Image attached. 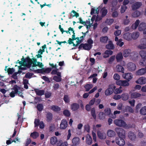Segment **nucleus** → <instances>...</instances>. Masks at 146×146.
I'll use <instances>...</instances> for the list:
<instances>
[{
    "mask_svg": "<svg viewBox=\"0 0 146 146\" xmlns=\"http://www.w3.org/2000/svg\"><path fill=\"white\" fill-rule=\"evenodd\" d=\"M26 62L25 64H24V66L27 67L28 68H30L32 64H33V67L38 66L40 68L43 66V65L41 62H37V59L35 58H32L31 59L30 58L29 56H27L25 60Z\"/></svg>",
    "mask_w": 146,
    "mask_h": 146,
    "instance_id": "1",
    "label": "nucleus"
},
{
    "mask_svg": "<svg viewBox=\"0 0 146 146\" xmlns=\"http://www.w3.org/2000/svg\"><path fill=\"white\" fill-rule=\"evenodd\" d=\"M137 53L136 52H131V50L129 49H125L123 52V55L125 57H127L129 56L135 57L136 56Z\"/></svg>",
    "mask_w": 146,
    "mask_h": 146,
    "instance_id": "2",
    "label": "nucleus"
},
{
    "mask_svg": "<svg viewBox=\"0 0 146 146\" xmlns=\"http://www.w3.org/2000/svg\"><path fill=\"white\" fill-rule=\"evenodd\" d=\"M115 130L119 137L125 138V131L122 128L117 127L115 129Z\"/></svg>",
    "mask_w": 146,
    "mask_h": 146,
    "instance_id": "3",
    "label": "nucleus"
},
{
    "mask_svg": "<svg viewBox=\"0 0 146 146\" xmlns=\"http://www.w3.org/2000/svg\"><path fill=\"white\" fill-rule=\"evenodd\" d=\"M116 87L114 84H110L109 85L108 88L105 91V94L106 96H109L112 94L114 91Z\"/></svg>",
    "mask_w": 146,
    "mask_h": 146,
    "instance_id": "4",
    "label": "nucleus"
},
{
    "mask_svg": "<svg viewBox=\"0 0 146 146\" xmlns=\"http://www.w3.org/2000/svg\"><path fill=\"white\" fill-rule=\"evenodd\" d=\"M89 104H87L85 108L88 111H90L91 110V113L92 116L94 119H96V115L95 109L94 108L91 109V107Z\"/></svg>",
    "mask_w": 146,
    "mask_h": 146,
    "instance_id": "5",
    "label": "nucleus"
},
{
    "mask_svg": "<svg viewBox=\"0 0 146 146\" xmlns=\"http://www.w3.org/2000/svg\"><path fill=\"white\" fill-rule=\"evenodd\" d=\"M114 123L116 125L119 127H125L126 125L125 122L121 119H115L114 121Z\"/></svg>",
    "mask_w": 146,
    "mask_h": 146,
    "instance_id": "6",
    "label": "nucleus"
},
{
    "mask_svg": "<svg viewBox=\"0 0 146 146\" xmlns=\"http://www.w3.org/2000/svg\"><path fill=\"white\" fill-rule=\"evenodd\" d=\"M140 44L138 46V48L141 49L146 48V38H142L140 40Z\"/></svg>",
    "mask_w": 146,
    "mask_h": 146,
    "instance_id": "7",
    "label": "nucleus"
},
{
    "mask_svg": "<svg viewBox=\"0 0 146 146\" xmlns=\"http://www.w3.org/2000/svg\"><path fill=\"white\" fill-rule=\"evenodd\" d=\"M125 138L116 137L115 141L116 143L120 146H123L125 144L124 139Z\"/></svg>",
    "mask_w": 146,
    "mask_h": 146,
    "instance_id": "8",
    "label": "nucleus"
},
{
    "mask_svg": "<svg viewBox=\"0 0 146 146\" xmlns=\"http://www.w3.org/2000/svg\"><path fill=\"white\" fill-rule=\"evenodd\" d=\"M127 67L128 70L130 71L135 70L136 68L135 65L133 63L129 62L127 64Z\"/></svg>",
    "mask_w": 146,
    "mask_h": 146,
    "instance_id": "9",
    "label": "nucleus"
},
{
    "mask_svg": "<svg viewBox=\"0 0 146 146\" xmlns=\"http://www.w3.org/2000/svg\"><path fill=\"white\" fill-rule=\"evenodd\" d=\"M68 124L66 120L63 119L62 120L60 125V128L61 129H65L67 127Z\"/></svg>",
    "mask_w": 146,
    "mask_h": 146,
    "instance_id": "10",
    "label": "nucleus"
},
{
    "mask_svg": "<svg viewBox=\"0 0 146 146\" xmlns=\"http://www.w3.org/2000/svg\"><path fill=\"white\" fill-rule=\"evenodd\" d=\"M128 137L130 139L133 141H135L136 137L134 133L132 131H129L128 133Z\"/></svg>",
    "mask_w": 146,
    "mask_h": 146,
    "instance_id": "11",
    "label": "nucleus"
},
{
    "mask_svg": "<svg viewBox=\"0 0 146 146\" xmlns=\"http://www.w3.org/2000/svg\"><path fill=\"white\" fill-rule=\"evenodd\" d=\"M79 104L76 103H73L70 106V108L73 111H76L78 110L79 108Z\"/></svg>",
    "mask_w": 146,
    "mask_h": 146,
    "instance_id": "12",
    "label": "nucleus"
},
{
    "mask_svg": "<svg viewBox=\"0 0 146 146\" xmlns=\"http://www.w3.org/2000/svg\"><path fill=\"white\" fill-rule=\"evenodd\" d=\"M123 77L124 78L126 79L128 81L132 78L133 75L132 74L129 73H127L123 75Z\"/></svg>",
    "mask_w": 146,
    "mask_h": 146,
    "instance_id": "13",
    "label": "nucleus"
},
{
    "mask_svg": "<svg viewBox=\"0 0 146 146\" xmlns=\"http://www.w3.org/2000/svg\"><path fill=\"white\" fill-rule=\"evenodd\" d=\"M136 82L140 84H145L146 83V78L144 77H140L136 81Z\"/></svg>",
    "mask_w": 146,
    "mask_h": 146,
    "instance_id": "14",
    "label": "nucleus"
},
{
    "mask_svg": "<svg viewBox=\"0 0 146 146\" xmlns=\"http://www.w3.org/2000/svg\"><path fill=\"white\" fill-rule=\"evenodd\" d=\"M50 109L53 111L58 113L61 110L60 107L56 105H52L51 106Z\"/></svg>",
    "mask_w": 146,
    "mask_h": 146,
    "instance_id": "15",
    "label": "nucleus"
},
{
    "mask_svg": "<svg viewBox=\"0 0 146 146\" xmlns=\"http://www.w3.org/2000/svg\"><path fill=\"white\" fill-rule=\"evenodd\" d=\"M106 48L109 50H113L114 49L115 46L112 41L109 40L108 41V44L106 45Z\"/></svg>",
    "mask_w": 146,
    "mask_h": 146,
    "instance_id": "16",
    "label": "nucleus"
},
{
    "mask_svg": "<svg viewBox=\"0 0 146 146\" xmlns=\"http://www.w3.org/2000/svg\"><path fill=\"white\" fill-rule=\"evenodd\" d=\"M142 5L141 2H137L132 6V9L133 10H135L140 7Z\"/></svg>",
    "mask_w": 146,
    "mask_h": 146,
    "instance_id": "17",
    "label": "nucleus"
},
{
    "mask_svg": "<svg viewBox=\"0 0 146 146\" xmlns=\"http://www.w3.org/2000/svg\"><path fill=\"white\" fill-rule=\"evenodd\" d=\"M86 143L88 145H90L92 143V139L91 136L88 134L86 136Z\"/></svg>",
    "mask_w": 146,
    "mask_h": 146,
    "instance_id": "18",
    "label": "nucleus"
},
{
    "mask_svg": "<svg viewBox=\"0 0 146 146\" xmlns=\"http://www.w3.org/2000/svg\"><path fill=\"white\" fill-rule=\"evenodd\" d=\"M116 58L117 62L121 61L123 58V56L122 53L119 52L117 54L116 56Z\"/></svg>",
    "mask_w": 146,
    "mask_h": 146,
    "instance_id": "19",
    "label": "nucleus"
},
{
    "mask_svg": "<svg viewBox=\"0 0 146 146\" xmlns=\"http://www.w3.org/2000/svg\"><path fill=\"white\" fill-rule=\"evenodd\" d=\"M34 91L36 94L38 96H41L44 94V91L43 90H40L38 89H35Z\"/></svg>",
    "mask_w": 146,
    "mask_h": 146,
    "instance_id": "20",
    "label": "nucleus"
},
{
    "mask_svg": "<svg viewBox=\"0 0 146 146\" xmlns=\"http://www.w3.org/2000/svg\"><path fill=\"white\" fill-rule=\"evenodd\" d=\"M146 72L144 68H142L138 70L136 73L137 75H141L145 74Z\"/></svg>",
    "mask_w": 146,
    "mask_h": 146,
    "instance_id": "21",
    "label": "nucleus"
},
{
    "mask_svg": "<svg viewBox=\"0 0 146 146\" xmlns=\"http://www.w3.org/2000/svg\"><path fill=\"white\" fill-rule=\"evenodd\" d=\"M141 96V94L135 92L132 93L131 95V99H136Z\"/></svg>",
    "mask_w": 146,
    "mask_h": 146,
    "instance_id": "22",
    "label": "nucleus"
},
{
    "mask_svg": "<svg viewBox=\"0 0 146 146\" xmlns=\"http://www.w3.org/2000/svg\"><path fill=\"white\" fill-rule=\"evenodd\" d=\"M123 37L125 39L127 40H130L132 38L131 34L129 33H127L124 34Z\"/></svg>",
    "mask_w": 146,
    "mask_h": 146,
    "instance_id": "23",
    "label": "nucleus"
},
{
    "mask_svg": "<svg viewBox=\"0 0 146 146\" xmlns=\"http://www.w3.org/2000/svg\"><path fill=\"white\" fill-rule=\"evenodd\" d=\"M101 17H104L107 15L108 13V10L106 9L105 7H103L101 9Z\"/></svg>",
    "mask_w": 146,
    "mask_h": 146,
    "instance_id": "24",
    "label": "nucleus"
},
{
    "mask_svg": "<svg viewBox=\"0 0 146 146\" xmlns=\"http://www.w3.org/2000/svg\"><path fill=\"white\" fill-rule=\"evenodd\" d=\"M146 28V23H141L139 26V30L140 31H143Z\"/></svg>",
    "mask_w": 146,
    "mask_h": 146,
    "instance_id": "25",
    "label": "nucleus"
},
{
    "mask_svg": "<svg viewBox=\"0 0 146 146\" xmlns=\"http://www.w3.org/2000/svg\"><path fill=\"white\" fill-rule=\"evenodd\" d=\"M107 135L109 137H113L115 135V132L111 130H109L107 132Z\"/></svg>",
    "mask_w": 146,
    "mask_h": 146,
    "instance_id": "26",
    "label": "nucleus"
},
{
    "mask_svg": "<svg viewBox=\"0 0 146 146\" xmlns=\"http://www.w3.org/2000/svg\"><path fill=\"white\" fill-rule=\"evenodd\" d=\"M46 120L48 121H49L52 120L53 117L52 114L50 112H48L46 115Z\"/></svg>",
    "mask_w": 146,
    "mask_h": 146,
    "instance_id": "27",
    "label": "nucleus"
},
{
    "mask_svg": "<svg viewBox=\"0 0 146 146\" xmlns=\"http://www.w3.org/2000/svg\"><path fill=\"white\" fill-rule=\"evenodd\" d=\"M122 99L124 101H126L129 98V96L128 94L124 93L122 94L121 96Z\"/></svg>",
    "mask_w": 146,
    "mask_h": 146,
    "instance_id": "28",
    "label": "nucleus"
},
{
    "mask_svg": "<svg viewBox=\"0 0 146 146\" xmlns=\"http://www.w3.org/2000/svg\"><path fill=\"white\" fill-rule=\"evenodd\" d=\"M140 23L139 20H137L135 23L132 24L131 26V28L132 29H135L137 27Z\"/></svg>",
    "mask_w": 146,
    "mask_h": 146,
    "instance_id": "29",
    "label": "nucleus"
},
{
    "mask_svg": "<svg viewBox=\"0 0 146 146\" xmlns=\"http://www.w3.org/2000/svg\"><path fill=\"white\" fill-rule=\"evenodd\" d=\"M57 138L55 136L52 137L50 139V143L52 145H54L57 142Z\"/></svg>",
    "mask_w": 146,
    "mask_h": 146,
    "instance_id": "30",
    "label": "nucleus"
},
{
    "mask_svg": "<svg viewBox=\"0 0 146 146\" xmlns=\"http://www.w3.org/2000/svg\"><path fill=\"white\" fill-rule=\"evenodd\" d=\"M108 37L107 36H103L100 38V41L102 43H106L108 40Z\"/></svg>",
    "mask_w": 146,
    "mask_h": 146,
    "instance_id": "31",
    "label": "nucleus"
},
{
    "mask_svg": "<svg viewBox=\"0 0 146 146\" xmlns=\"http://www.w3.org/2000/svg\"><path fill=\"white\" fill-rule=\"evenodd\" d=\"M139 54L143 59H146V51L141 50L139 52Z\"/></svg>",
    "mask_w": 146,
    "mask_h": 146,
    "instance_id": "32",
    "label": "nucleus"
},
{
    "mask_svg": "<svg viewBox=\"0 0 146 146\" xmlns=\"http://www.w3.org/2000/svg\"><path fill=\"white\" fill-rule=\"evenodd\" d=\"M98 136L99 138L101 139H104L106 137V135L103 133H102L100 132H98Z\"/></svg>",
    "mask_w": 146,
    "mask_h": 146,
    "instance_id": "33",
    "label": "nucleus"
},
{
    "mask_svg": "<svg viewBox=\"0 0 146 146\" xmlns=\"http://www.w3.org/2000/svg\"><path fill=\"white\" fill-rule=\"evenodd\" d=\"M37 110L39 111H41L44 108V106L42 104H38L36 106Z\"/></svg>",
    "mask_w": 146,
    "mask_h": 146,
    "instance_id": "34",
    "label": "nucleus"
},
{
    "mask_svg": "<svg viewBox=\"0 0 146 146\" xmlns=\"http://www.w3.org/2000/svg\"><path fill=\"white\" fill-rule=\"evenodd\" d=\"M79 141V139L78 137H75L72 139V142L73 144L76 145L78 144Z\"/></svg>",
    "mask_w": 146,
    "mask_h": 146,
    "instance_id": "35",
    "label": "nucleus"
},
{
    "mask_svg": "<svg viewBox=\"0 0 146 146\" xmlns=\"http://www.w3.org/2000/svg\"><path fill=\"white\" fill-rule=\"evenodd\" d=\"M84 44V50H90L92 48V45L89 44L87 43Z\"/></svg>",
    "mask_w": 146,
    "mask_h": 146,
    "instance_id": "36",
    "label": "nucleus"
},
{
    "mask_svg": "<svg viewBox=\"0 0 146 146\" xmlns=\"http://www.w3.org/2000/svg\"><path fill=\"white\" fill-rule=\"evenodd\" d=\"M39 136L38 133L36 131H34L31 134L30 136L34 139H36Z\"/></svg>",
    "mask_w": 146,
    "mask_h": 146,
    "instance_id": "37",
    "label": "nucleus"
},
{
    "mask_svg": "<svg viewBox=\"0 0 146 146\" xmlns=\"http://www.w3.org/2000/svg\"><path fill=\"white\" fill-rule=\"evenodd\" d=\"M141 115H146V106H144L141 108L140 111Z\"/></svg>",
    "mask_w": 146,
    "mask_h": 146,
    "instance_id": "38",
    "label": "nucleus"
},
{
    "mask_svg": "<svg viewBox=\"0 0 146 146\" xmlns=\"http://www.w3.org/2000/svg\"><path fill=\"white\" fill-rule=\"evenodd\" d=\"M116 9H114L113 8L111 9V10L114 11L112 13V16L113 18L117 17L118 15V13L117 11L116 10Z\"/></svg>",
    "mask_w": 146,
    "mask_h": 146,
    "instance_id": "39",
    "label": "nucleus"
},
{
    "mask_svg": "<svg viewBox=\"0 0 146 146\" xmlns=\"http://www.w3.org/2000/svg\"><path fill=\"white\" fill-rule=\"evenodd\" d=\"M139 33L137 32H133L131 34L132 38L133 39H136L139 36Z\"/></svg>",
    "mask_w": 146,
    "mask_h": 146,
    "instance_id": "40",
    "label": "nucleus"
},
{
    "mask_svg": "<svg viewBox=\"0 0 146 146\" xmlns=\"http://www.w3.org/2000/svg\"><path fill=\"white\" fill-rule=\"evenodd\" d=\"M117 71L119 72H121L123 73L124 72V68L123 67L120 65H118L116 66Z\"/></svg>",
    "mask_w": 146,
    "mask_h": 146,
    "instance_id": "41",
    "label": "nucleus"
},
{
    "mask_svg": "<svg viewBox=\"0 0 146 146\" xmlns=\"http://www.w3.org/2000/svg\"><path fill=\"white\" fill-rule=\"evenodd\" d=\"M63 114L66 117H69L71 115L70 112L68 110H65L63 111Z\"/></svg>",
    "mask_w": 146,
    "mask_h": 146,
    "instance_id": "42",
    "label": "nucleus"
},
{
    "mask_svg": "<svg viewBox=\"0 0 146 146\" xmlns=\"http://www.w3.org/2000/svg\"><path fill=\"white\" fill-rule=\"evenodd\" d=\"M20 89V88L17 85H15L13 87V89L14 90V91L17 94L18 93L19 94L20 93V92H19V90Z\"/></svg>",
    "mask_w": 146,
    "mask_h": 146,
    "instance_id": "43",
    "label": "nucleus"
},
{
    "mask_svg": "<svg viewBox=\"0 0 146 146\" xmlns=\"http://www.w3.org/2000/svg\"><path fill=\"white\" fill-rule=\"evenodd\" d=\"M121 87H120L119 88H115V89L114 90L113 92L115 94H119L121 93L122 90L121 89Z\"/></svg>",
    "mask_w": 146,
    "mask_h": 146,
    "instance_id": "44",
    "label": "nucleus"
},
{
    "mask_svg": "<svg viewBox=\"0 0 146 146\" xmlns=\"http://www.w3.org/2000/svg\"><path fill=\"white\" fill-rule=\"evenodd\" d=\"M140 14V12L138 11H136L132 14V15L133 17H139Z\"/></svg>",
    "mask_w": 146,
    "mask_h": 146,
    "instance_id": "45",
    "label": "nucleus"
},
{
    "mask_svg": "<svg viewBox=\"0 0 146 146\" xmlns=\"http://www.w3.org/2000/svg\"><path fill=\"white\" fill-rule=\"evenodd\" d=\"M71 13H73L74 14V15H73L72 13L71 14V16H72L73 17H76V18H77L79 16V14L78 13L76 12L74 10H73L72 12ZM71 18V17H70L69 19H70Z\"/></svg>",
    "mask_w": 146,
    "mask_h": 146,
    "instance_id": "46",
    "label": "nucleus"
},
{
    "mask_svg": "<svg viewBox=\"0 0 146 146\" xmlns=\"http://www.w3.org/2000/svg\"><path fill=\"white\" fill-rule=\"evenodd\" d=\"M99 119L103 120L105 118V114L103 112H100L99 114Z\"/></svg>",
    "mask_w": 146,
    "mask_h": 146,
    "instance_id": "47",
    "label": "nucleus"
},
{
    "mask_svg": "<svg viewBox=\"0 0 146 146\" xmlns=\"http://www.w3.org/2000/svg\"><path fill=\"white\" fill-rule=\"evenodd\" d=\"M53 79L54 80L57 82L61 81L62 80L61 77L57 76H54Z\"/></svg>",
    "mask_w": 146,
    "mask_h": 146,
    "instance_id": "48",
    "label": "nucleus"
},
{
    "mask_svg": "<svg viewBox=\"0 0 146 146\" xmlns=\"http://www.w3.org/2000/svg\"><path fill=\"white\" fill-rule=\"evenodd\" d=\"M93 87L92 84H87L86 85L84 88L86 89V91L87 92L88 91L90 90Z\"/></svg>",
    "mask_w": 146,
    "mask_h": 146,
    "instance_id": "49",
    "label": "nucleus"
},
{
    "mask_svg": "<svg viewBox=\"0 0 146 146\" xmlns=\"http://www.w3.org/2000/svg\"><path fill=\"white\" fill-rule=\"evenodd\" d=\"M33 74V73L28 72L26 74L25 77H24V78H26L30 79L31 78Z\"/></svg>",
    "mask_w": 146,
    "mask_h": 146,
    "instance_id": "50",
    "label": "nucleus"
},
{
    "mask_svg": "<svg viewBox=\"0 0 146 146\" xmlns=\"http://www.w3.org/2000/svg\"><path fill=\"white\" fill-rule=\"evenodd\" d=\"M140 65L144 66L146 65V59H142L140 60L139 62Z\"/></svg>",
    "mask_w": 146,
    "mask_h": 146,
    "instance_id": "51",
    "label": "nucleus"
},
{
    "mask_svg": "<svg viewBox=\"0 0 146 146\" xmlns=\"http://www.w3.org/2000/svg\"><path fill=\"white\" fill-rule=\"evenodd\" d=\"M63 100L66 103H68L70 102V98L68 95H65L64 97Z\"/></svg>",
    "mask_w": 146,
    "mask_h": 146,
    "instance_id": "52",
    "label": "nucleus"
},
{
    "mask_svg": "<svg viewBox=\"0 0 146 146\" xmlns=\"http://www.w3.org/2000/svg\"><path fill=\"white\" fill-rule=\"evenodd\" d=\"M79 23L81 24H83L84 26H86V24H89L90 23V22H88L87 21H83L81 18L80 17L79 19Z\"/></svg>",
    "mask_w": 146,
    "mask_h": 146,
    "instance_id": "53",
    "label": "nucleus"
},
{
    "mask_svg": "<svg viewBox=\"0 0 146 146\" xmlns=\"http://www.w3.org/2000/svg\"><path fill=\"white\" fill-rule=\"evenodd\" d=\"M111 109L110 108H107L105 109L104 112L105 115H110L111 113Z\"/></svg>",
    "mask_w": 146,
    "mask_h": 146,
    "instance_id": "54",
    "label": "nucleus"
},
{
    "mask_svg": "<svg viewBox=\"0 0 146 146\" xmlns=\"http://www.w3.org/2000/svg\"><path fill=\"white\" fill-rule=\"evenodd\" d=\"M121 113L120 111H115L113 113V114H111V116H110V117H111L112 118L115 119L116 117V115L117 114H119Z\"/></svg>",
    "mask_w": 146,
    "mask_h": 146,
    "instance_id": "55",
    "label": "nucleus"
},
{
    "mask_svg": "<svg viewBox=\"0 0 146 146\" xmlns=\"http://www.w3.org/2000/svg\"><path fill=\"white\" fill-rule=\"evenodd\" d=\"M40 123V121L39 119H35L34 122L35 127H37L39 125Z\"/></svg>",
    "mask_w": 146,
    "mask_h": 146,
    "instance_id": "56",
    "label": "nucleus"
},
{
    "mask_svg": "<svg viewBox=\"0 0 146 146\" xmlns=\"http://www.w3.org/2000/svg\"><path fill=\"white\" fill-rule=\"evenodd\" d=\"M15 72V70L13 68H9L7 69V72L9 74H12Z\"/></svg>",
    "mask_w": 146,
    "mask_h": 146,
    "instance_id": "57",
    "label": "nucleus"
},
{
    "mask_svg": "<svg viewBox=\"0 0 146 146\" xmlns=\"http://www.w3.org/2000/svg\"><path fill=\"white\" fill-rule=\"evenodd\" d=\"M115 58V55L111 56L109 59L108 62L109 64H111L114 60Z\"/></svg>",
    "mask_w": 146,
    "mask_h": 146,
    "instance_id": "58",
    "label": "nucleus"
},
{
    "mask_svg": "<svg viewBox=\"0 0 146 146\" xmlns=\"http://www.w3.org/2000/svg\"><path fill=\"white\" fill-rule=\"evenodd\" d=\"M128 81L126 80H122L121 86H128L129 85Z\"/></svg>",
    "mask_w": 146,
    "mask_h": 146,
    "instance_id": "59",
    "label": "nucleus"
},
{
    "mask_svg": "<svg viewBox=\"0 0 146 146\" xmlns=\"http://www.w3.org/2000/svg\"><path fill=\"white\" fill-rule=\"evenodd\" d=\"M127 9V7L126 5H123L122 6L121 8V13H124Z\"/></svg>",
    "mask_w": 146,
    "mask_h": 146,
    "instance_id": "60",
    "label": "nucleus"
},
{
    "mask_svg": "<svg viewBox=\"0 0 146 146\" xmlns=\"http://www.w3.org/2000/svg\"><path fill=\"white\" fill-rule=\"evenodd\" d=\"M122 39H120L117 42V44L120 47H121L124 44V42H121Z\"/></svg>",
    "mask_w": 146,
    "mask_h": 146,
    "instance_id": "61",
    "label": "nucleus"
},
{
    "mask_svg": "<svg viewBox=\"0 0 146 146\" xmlns=\"http://www.w3.org/2000/svg\"><path fill=\"white\" fill-rule=\"evenodd\" d=\"M113 53V52L111 50H106L105 51V52L104 53V54H108L110 55H111Z\"/></svg>",
    "mask_w": 146,
    "mask_h": 146,
    "instance_id": "62",
    "label": "nucleus"
},
{
    "mask_svg": "<svg viewBox=\"0 0 146 146\" xmlns=\"http://www.w3.org/2000/svg\"><path fill=\"white\" fill-rule=\"evenodd\" d=\"M42 78L45 82H47L48 83H50L51 82L49 78L46 76H42Z\"/></svg>",
    "mask_w": 146,
    "mask_h": 146,
    "instance_id": "63",
    "label": "nucleus"
},
{
    "mask_svg": "<svg viewBox=\"0 0 146 146\" xmlns=\"http://www.w3.org/2000/svg\"><path fill=\"white\" fill-rule=\"evenodd\" d=\"M121 33V30H117L115 31L114 33V34L116 36H117L119 35Z\"/></svg>",
    "mask_w": 146,
    "mask_h": 146,
    "instance_id": "64",
    "label": "nucleus"
}]
</instances>
